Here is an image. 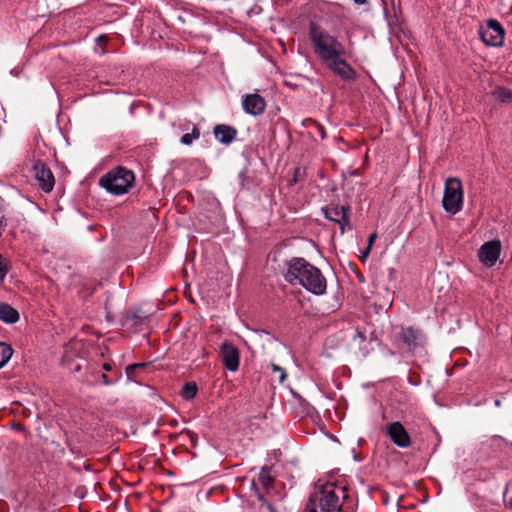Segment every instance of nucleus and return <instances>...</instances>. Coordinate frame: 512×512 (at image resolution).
Listing matches in <instances>:
<instances>
[{
    "label": "nucleus",
    "mask_w": 512,
    "mask_h": 512,
    "mask_svg": "<svg viewBox=\"0 0 512 512\" xmlns=\"http://www.w3.org/2000/svg\"><path fill=\"white\" fill-rule=\"evenodd\" d=\"M492 95L503 104H512V90L506 87H497Z\"/></svg>",
    "instance_id": "dca6fc26"
},
{
    "label": "nucleus",
    "mask_w": 512,
    "mask_h": 512,
    "mask_svg": "<svg viewBox=\"0 0 512 512\" xmlns=\"http://www.w3.org/2000/svg\"><path fill=\"white\" fill-rule=\"evenodd\" d=\"M254 332L258 334L259 336L267 335L270 336V332L265 329H254Z\"/></svg>",
    "instance_id": "c756f323"
},
{
    "label": "nucleus",
    "mask_w": 512,
    "mask_h": 512,
    "mask_svg": "<svg viewBox=\"0 0 512 512\" xmlns=\"http://www.w3.org/2000/svg\"><path fill=\"white\" fill-rule=\"evenodd\" d=\"M102 368H103V370H105V371H107V372H111V374H113V372L115 371V370L113 369L112 364H110V363H104V364L102 365Z\"/></svg>",
    "instance_id": "c85d7f7f"
},
{
    "label": "nucleus",
    "mask_w": 512,
    "mask_h": 512,
    "mask_svg": "<svg viewBox=\"0 0 512 512\" xmlns=\"http://www.w3.org/2000/svg\"><path fill=\"white\" fill-rule=\"evenodd\" d=\"M252 487L256 489V483L255 482L252 483Z\"/></svg>",
    "instance_id": "58836bf2"
},
{
    "label": "nucleus",
    "mask_w": 512,
    "mask_h": 512,
    "mask_svg": "<svg viewBox=\"0 0 512 512\" xmlns=\"http://www.w3.org/2000/svg\"><path fill=\"white\" fill-rule=\"evenodd\" d=\"M198 388L196 383L187 382L181 390V397L185 400H192L197 394Z\"/></svg>",
    "instance_id": "a211bd4d"
},
{
    "label": "nucleus",
    "mask_w": 512,
    "mask_h": 512,
    "mask_svg": "<svg viewBox=\"0 0 512 512\" xmlns=\"http://www.w3.org/2000/svg\"><path fill=\"white\" fill-rule=\"evenodd\" d=\"M242 107L245 113L259 116L264 113L266 102L259 94H247L242 100Z\"/></svg>",
    "instance_id": "f8f14e48"
},
{
    "label": "nucleus",
    "mask_w": 512,
    "mask_h": 512,
    "mask_svg": "<svg viewBox=\"0 0 512 512\" xmlns=\"http://www.w3.org/2000/svg\"><path fill=\"white\" fill-rule=\"evenodd\" d=\"M200 137V131L197 127H193L192 131L190 133H186L181 137V143L183 145H191L194 140L198 139Z\"/></svg>",
    "instance_id": "412c9836"
},
{
    "label": "nucleus",
    "mask_w": 512,
    "mask_h": 512,
    "mask_svg": "<svg viewBox=\"0 0 512 512\" xmlns=\"http://www.w3.org/2000/svg\"><path fill=\"white\" fill-rule=\"evenodd\" d=\"M376 237H377L376 233H372V234L369 235V237H368V246L367 247L372 248V245H373Z\"/></svg>",
    "instance_id": "cd10ccee"
},
{
    "label": "nucleus",
    "mask_w": 512,
    "mask_h": 512,
    "mask_svg": "<svg viewBox=\"0 0 512 512\" xmlns=\"http://www.w3.org/2000/svg\"><path fill=\"white\" fill-rule=\"evenodd\" d=\"M491 442H492V445L498 447V448H503L504 446H507V445H510L512 446V443H508L504 438H502L501 436H498V435H494L490 438Z\"/></svg>",
    "instance_id": "393cba45"
},
{
    "label": "nucleus",
    "mask_w": 512,
    "mask_h": 512,
    "mask_svg": "<svg viewBox=\"0 0 512 512\" xmlns=\"http://www.w3.org/2000/svg\"><path fill=\"white\" fill-rule=\"evenodd\" d=\"M308 37L314 54L334 75L346 82L355 80L356 71L343 59L346 48L336 35L331 34L325 27L312 21L309 23Z\"/></svg>",
    "instance_id": "f257e3e1"
},
{
    "label": "nucleus",
    "mask_w": 512,
    "mask_h": 512,
    "mask_svg": "<svg viewBox=\"0 0 512 512\" xmlns=\"http://www.w3.org/2000/svg\"><path fill=\"white\" fill-rule=\"evenodd\" d=\"M463 200L464 195L461 181L455 177L448 178L444 186L443 209L447 213L455 215L462 210Z\"/></svg>",
    "instance_id": "39448f33"
},
{
    "label": "nucleus",
    "mask_w": 512,
    "mask_h": 512,
    "mask_svg": "<svg viewBox=\"0 0 512 512\" xmlns=\"http://www.w3.org/2000/svg\"><path fill=\"white\" fill-rule=\"evenodd\" d=\"M132 376H133V380H132V381L137 382V380H136V378H135V371H134V372H132Z\"/></svg>",
    "instance_id": "c9c22d12"
},
{
    "label": "nucleus",
    "mask_w": 512,
    "mask_h": 512,
    "mask_svg": "<svg viewBox=\"0 0 512 512\" xmlns=\"http://www.w3.org/2000/svg\"><path fill=\"white\" fill-rule=\"evenodd\" d=\"M399 338L407 346L409 351H416L419 348H423L426 340L422 331L413 327H402Z\"/></svg>",
    "instance_id": "6e6552de"
},
{
    "label": "nucleus",
    "mask_w": 512,
    "mask_h": 512,
    "mask_svg": "<svg viewBox=\"0 0 512 512\" xmlns=\"http://www.w3.org/2000/svg\"><path fill=\"white\" fill-rule=\"evenodd\" d=\"M370 251H371L370 247H367L364 251H362L361 259L367 258V256L369 255Z\"/></svg>",
    "instance_id": "7c9ffc66"
},
{
    "label": "nucleus",
    "mask_w": 512,
    "mask_h": 512,
    "mask_svg": "<svg viewBox=\"0 0 512 512\" xmlns=\"http://www.w3.org/2000/svg\"><path fill=\"white\" fill-rule=\"evenodd\" d=\"M495 406L499 407L501 405V401L499 399H496L494 401Z\"/></svg>",
    "instance_id": "f704fd0d"
},
{
    "label": "nucleus",
    "mask_w": 512,
    "mask_h": 512,
    "mask_svg": "<svg viewBox=\"0 0 512 512\" xmlns=\"http://www.w3.org/2000/svg\"><path fill=\"white\" fill-rule=\"evenodd\" d=\"M357 5H365L368 3L367 0H352Z\"/></svg>",
    "instance_id": "473e14b6"
},
{
    "label": "nucleus",
    "mask_w": 512,
    "mask_h": 512,
    "mask_svg": "<svg viewBox=\"0 0 512 512\" xmlns=\"http://www.w3.org/2000/svg\"><path fill=\"white\" fill-rule=\"evenodd\" d=\"M272 370L274 372H277V374H279V382L280 383H283L286 379V373L284 371L283 368H281L280 366H277L275 364L272 365Z\"/></svg>",
    "instance_id": "a878e982"
},
{
    "label": "nucleus",
    "mask_w": 512,
    "mask_h": 512,
    "mask_svg": "<svg viewBox=\"0 0 512 512\" xmlns=\"http://www.w3.org/2000/svg\"><path fill=\"white\" fill-rule=\"evenodd\" d=\"M281 273L287 283L292 286L299 285L315 296H322L327 292V281L321 270L303 257L285 260Z\"/></svg>",
    "instance_id": "f03ea898"
},
{
    "label": "nucleus",
    "mask_w": 512,
    "mask_h": 512,
    "mask_svg": "<svg viewBox=\"0 0 512 512\" xmlns=\"http://www.w3.org/2000/svg\"><path fill=\"white\" fill-rule=\"evenodd\" d=\"M479 34L486 45L498 47L504 42L505 30L496 19H488L486 27H481Z\"/></svg>",
    "instance_id": "423d86ee"
},
{
    "label": "nucleus",
    "mask_w": 512,
    "mask_h": 512,
    "mask_svg": "<svg viewBox=\"0 0 512 512\" xmlns=\"http://www.w3.org/2000/svg\"><path fill=\"white\" fill-rule=\"evenodd\" d=\"M501 253V244L498 240L485 242L478 251V257L481 263L487 267H492L497 262Z\"/></svg>",
    "instance_id": "1a4fd4ad"
},
{
    "label": "nucleus",
    "mask_w": 512,
    "mask_h": 512,
    "mask_svg": "<svg viewBox=\"0 0 512 512\" xmlns=\"http://www.w3.org/2000/svg\"><path fill=\"white\" fill-rule=\"evenodd\" d=\"M147 365L148 363L145 362L128 365L125 369L127 380H133L132 372L136 371L137 369L144 368Z\"/></svg>",
    "instance_id": "b1692460"
},
{
    "label": "nucleus",
    "mask_w": 512,
    "mask_h": 512,
    "mask_svg": "<svg viewBox=\"0 0 512 512\" xmlns=\"http://www.w3.org/2000/svg\"><path fill=\"white\" fill-rule=\"evenodd\" d=\"M348 208L349 206L335 205L333 207H323L322 212L327 220L337 223L341 217L345 216V211Z\"/></svg>",
    "instance_id": "2eb2a0df"
},
{
    "label": "nucleus",
    "mask_w": 512,
    "mask_h": 512,
    "mask_svg": "<svg viewBox=\"0 0 512 512\" xmlns=\"http://www.w3.org/2000/svg\"><path fill=\"white\" fill-rule=\"evenodd\" d=\"M75 371H79L80 370V366L79 365H76L75 368H74Z\"/></svg>",
    "instance_id": "e433bc0d"
},
{
    "label": "nucleus",
    "mask_w": 512,
    "mask_h": 512,
    "mask_svg": "<svg viewBox=\"0 0 512 512\" xmlns=\"http://www.w3.org/2000/svg\"><path fill=\"white\" fill-rule=\"evenodd\" d=\"M12 353L10 345L0 342V369L10 360Z\"/></svg>",
    "instance_id": "6ab92c4d"
},
{
    "label": "nucleus",
    "mask_w": 512,
    "mask_h": 512,
    "mask_svg": "<svg viewBox=\"0 0 512 512\" xmlns=\"http://www.w3.org/2000/svg\"><path fill=\"white\" fill-rule=\"evenodd\" d=\"M258 481L265 488H268L272 485L273 478L270 474V468L262 467V469L260 470L259 476H258Z\"/></svg>",
    "instance_id": "aec40b11"
},
{
    "label": "nucleus",
    "mask_w": 512,
    "mask_h": 512,
    "mask_svg": "<svg viewBox=\"0 0 512 512\" xmlns=\"http://www.w3.org/2000/svg\"><path fill=\"white\" fill-rule=\"evenodd\" d=\"M134 182V172L123 166L112 169L99 179V185L113 195L127 193L134 185Z\"/></svg>",
    "instance_id": "20e7f679"
},
{
    "label": "nucleus",
    "mask_w": 512,
    "mask_h": 512,
    "mask_svg": "<svg viewBox=\"0 0 512 512\" xmlns=\"http://www.w3.org/2000/svg\"><path fill=\"white\" fill-rule=\"evenodd\" d=\"M245 173H246L245 171H241V172L239 173V179H240V181H241V185H242V186H244Z\"/></svg>",
    "instance_id": "2f4dec72"
},
{
    "label": "nucleus",
    "mask_w": 512,
    "mask_h": 512,
    "mask_svg": "<svg viewBox=\"0 0 512 512\" xmlns=\"http://www.w3.org/2000/svg\"><path fill=\"white\" fill-rule=\"evenodd\" d=\"M503 501L505 506L512 509V480L509 481L506 485L505 491L503 493Z\"/></svg>",
    "instance_id": "5701e85b"
},
{
    "label": "nucleus",
    "mask_w": 512,
    "mask_h": 512,
    "mask_svg": "<svg viewBox=\"0 0 512 512\" xmlns=\"http://www.w3.org/2000/svg\"><path fill=\"white\" fill-rule=\"evenodd\" d=\"M8 273L7 265L4 262L2 255L0 254V278L4 279Z\"/></svg>",
    "instance_id": "bb28decb"
},
{
    "label": "nucleus",
    "mask_w": 512,
    "mask_h": 512,
    "mask_svg": "<svg viewBox=\"0 0 512 512\" xmlns=\"http://www.w3.org/2000/svg\"><path fill=\"white\" fill-rule=\"evenodd\" d=\"M258 499H259L260 501L265 502V501H264V499H263V496H262V495H259V496H258Z\"/></svg>",
    "instance_id": "4c0bfd02"
},
{
    "label": "nucleus",
    "mask_w": 512,
    "mask_h": 512,
    "mask_svg": "<svg viewBox=\"0 0 512 512\" xmlns=\"http://www.w3.org/2000/svg\"><path fill=\"white\" fill-rule=\"evenodd\" d=\"M0 320L7 324H14L19 320V313L8 303L0 302Z\"/></svg>",
    "instance_id": "4468645a"
},
{
    "label": "nucleus",
    "mask_w": 512,
    "mask_h": 512,
    "mask_svg": "<svg viewBox=\"0 0 512 512\" xmlns=\"http://www.w3.org/2000/svg\"><path fill=\"white\" fill-rule=\"evenodd\" d=\"M310 497L318 505L320 512H344L343 503L348 494L346 487L326 483L316 489Z\"/></svg>",
    "instance_id": "7ed1b4c3"
},
{
    "label": "nucleus",
    "mask_w": 512,
    "mask_h": 512,
    "mask_svg": "<svg viewBox=\"0 0 512 512\" xmlns=\"http://www.w3.org/2000/svg\"><path fill=\"white\" fill-rule=\"evenodd\" d=\"M386 434L397 447L407 448L411 445V438L405 427L399 421L389 423L386 426Z\"/></svg>",
    "instance_id": "9d476101"
},
{
    "label": "nucleus",
    "mask_w": 512,
    "mask_h": 512,
    "mask_svg": "<svg viewBox=\"0 0 512 512\" xmlns=\"http://www.w3.org/2000/svg\"><path fill=\"white\" fill-rule=\"evenodd\" d=\"M10 74H12V75H14V76H16V77L19 75V73H18V72H16V71H15V69H12V70L10 71Z\"/></svg>",
    "instance_id": "72a5a7b5"
},
{
    "label": "nucleus",
    "mask_w": 512,
    "mask_h": 512,
    "mask_svg": "<svg viewBox=\"0 0 512 512\" xmlns=\"http://www.w3.org/2000/svg\"><path fill=\"white\" fill-rule=\"evenodd\" d=\"M349 211H350V207L345 211V216L341 217L340 221L337 222L339 224L341 235H343L345 233L346 229H348V230L352 229V226L350 224V219H349Z\"/></svg>",
    "instance_id": "4be33fe9"
},
{
    "label": "nucleus",
    "mask_w": 512,
    "mask_h": 512,
    "mask_svg": "<svg viewBox=\"0 0 512 512\" xmlns=\"http://www.w3.org/2000/svg\"><path fill=\"white\" fill-rule=\"evenodd\" d=\"M214 135L216 139L225 145L231 144L237 135V130L228 125L219 124L214 127Z\"/></svg>",
    "instance_id": "ddd939ff"
},
{
    "label": "nucleus",
    "mask_w": 512,
    "mask_h": 512,
    "mask_svg": "<svg viewBox=\"0 0 512 512\" xmlns=\"http://www.w3.org/2000/svg\"><path fill=\"white\" fill-rule=\"evenodd\" d=\"M220 352L224 367L231 372L237 371L240 363L238 349L233 344L224 342L221 344Z\"/></svg>",
    "instance_id": "9b49d317"
},
{
    "label": "nucleus",
    "mask_w": 512,
    "mask_h": 512,
    "mask_svg": "<svg viewBox=\"0 0 512 512\" xmlns=\"http://www.w3.org/2000/svg\"><path fill=\"white\" fill-rule=\"evenodd\" d=\"M33 173L39 187L45 193L53 190L55 177L51 169L42 161H36L33 165Z\"/></svg>",
    "instance_id": "0eeeda50"
},
{
    "label": "nucleus",
    "mask_w": 512,
    "mask_h": 512,
    "mask_svg": "<svg viewBox=\"0 0 512 512\" xmlns=\"http://www.w3.org/2000/svg\"><path fill=\"white\" fill-rule=\"evenodd\" d=\"M97 376L100 378L101 380V383L105 386H110V385H114L116 384L122 377V374L119 370L115 369V371L113 372V374H111L110 376H108L107 374H104V373H97Z\"/></svg>",
    "instance_id": "f3484780"
}]
</instances>
